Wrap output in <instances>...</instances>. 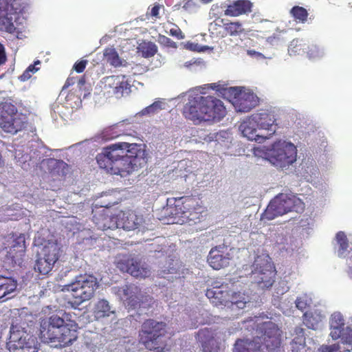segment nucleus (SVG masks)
Instances as JSON below:
<instances>
[{"instance_id":"f257e3e1","label":"nucleus","mask_w":352,"mask_h":352,"mask_svg":"<svg viewBox=\"0 0 352 352\" xmlns=\"http://www.w3.org/2000/svg\"><path fill=\"white\" fill-rule=\"evenodd\" d=\"M96 160L101 168L122 177L131 173L146 162L143 144L124 142L106 148L97 155Z\"/></svg>"},{"instance_id":"f03ea898","label":"nucleus","mask_w":352,"mask_h":352,"mask_svg":"<svg viewBox=\"0 0 352 352\" xmlns=\"http://www.w3.org/2000/svg\"><path fill=\"white\" fill-rule=\"evenodd\" d=\"M183 114L195 124L217 122L225 117L226 110L222 101L213 96L190 94L184 107Z\"/></svg>"},{"instance_id":"7ed1b4c3","label":"nucleus","mask_w":352,"mask_h":352,"mask_svg":"<svg viewBox=\"0 0 352 352\" xmlns=\"http://www.w3.org/2000/svg\"><path fill=\"white\" fill-rule=\"evenodd\" d=\"M78 325L74 321L65 323V320L54 314L43 319L40 324L41 338L44 342L58 343L60 346L72 344L78 338Z\"/></svg>"},{"instance_id":"20e7f679","label":"nucleus","mask_w":352,"mask_h":352,"mask_svg":"<svg viewBox=\"0 0 352 352\" xmlns=\"http://www.w3.org/2000/svg\"><path fill=\"white\" fill-rule=\"evenodd\" d=\"M30 0H0V30L16 33L21 38L25 31Z\"/></svg>"},{"instance_id":"39448f33","label":"nucleus","mask_w":352,"mask_h":352,"mask_svg":"<svg viewBox=\"0 0 352 352\" xmlns=\"http://www.w3.org/2000/svg\"><path fill=\"white\" fill-rule=\"evenodd\" d=\"M212 89H217L228 100L237 112L246 113L258 104V96L249 88L244 87H219L215 83L207 85Z\"/></svg>"},{"instance_id":"423d86ee","label":"nucleus","mask_w":352,"mask_h":352,"mask_svg":"<svg viewBox=\"0 0 352 352\" xmlns=\"http://www.w3.org/2000/svg\"><path fill=\"white\" fill-rule=\"evenodd\" d=\"M5 352H37L38 342L25 324H12Z\"/></svg>"},{"instance_id":"0eeeda50","label":"nucleus","mask_w":352,"mask_h":352,"mask_svg":"<svg viewBox=\"0 0 352 352\" xmlns=\"http://www.w3.org/2000/svg\"><path fill=\"white\" fill-rule=\"evenodd\" d=\"M296 146L287 140L276 141L267 150L269 162L277 168L288 170L297 160Z\"/></svg>"},{"instance_id":"6e6552de","label":"nucleus","mask_w":352,"mask_h":352,"mask_svg":"<svg viewBox=\"0 0 352 352\" xmlns=\"http://www.w3.org/2000/svg\"><path fill=\"white\" fill-rule=\"evenodd\" d=\"M304 208V203L297 196L281 193L270 202L261 216V219L272 220L292 211L301 212Z\"/></svg>"},{"instance_id":"1a4fd4ad","label":"nucleus","mask_w":352,"mask_h":352,"mask_svg":"<svg viewBox=\"0 0 352 352\" xmlns=\"http://www.w3.org/2000/svg\"><path fill=\"white\" fill-rule=\"evenodd\" d=\"M98 287L97 278L91 274H85L76 276L69 284L63 285L61 290L70 292L76 302L80 304L90 300Z\"/></svg>"},{"instance_id":"9d476101","label":"nucleus","mask_w":352,"mask_h":352,"mask_svg":"<svg viewBox=\"0 0 352 352\" xmlns=\"http://www.w3.org/2000/svg\"><path fill=\"white\" fill-rule=\"evenodd\" d=\"M165 324L148 320L142 324L140 340L149 350L164 352L166 346Z\"/></svg>"},{"instance_id":"9b49d317","label":"nucleus","mask_w":352,"mask_h":352,"mask_svg":"<svg viewBox=\"0 0 352 352\" xmlns=\"http://www.w3.org/2000/svg\"><path fill=\"white\" fill-rule=\"evenodd\" d=\"M177 202L175 207H170L168 206L164 208L165 214L168 215V224H183L188 221H195L196 219H199V212L195 210L197 208L195 206L197 202L192 198H186L184 202L183 206L179 205L181 199L175 201ZM199 208L197 210H200Z\"/></svg>"},{"instance_id":"f8f14e48","label":"nucleus","mask_w":352,"mask_h":352,"mask_svg":"<svg viewBox=\"0 0 352 352\" xmlns=\"http://www.w3.org/2000/svg\"><path fill=\"white\" fill-rule=\"evenodd\" d=\"M27 124L25 117L18 113L16 107L9 101L0 104V127L6 133L15 134Z\"/></svg>"},{"instance_id":"ddd939ff","label":"nucleus","mask_w":352,"mask_h":352,"mask_svg":"<svg viewBox=\"0 0 352 352\" xmlns=\"http://www.w3.org/2000/svg\"><path fill=\"white\" fill-rule=\"evenodd\" d=\"M112 292L117 295L125 305L132 309H135L138 305L146 308L150 305L152 298L148 296H144L140 289L135 285H125L123 287H113Z\"/></svg>"},{"instance_id":"4468645a","label":"nucleus","mask_w":352,"mask_h":352,"mask_svg":"<svg viewBox=\"0 0 352 352\" xmlns=\"http://www.w3.org/2000/svg\"><path fill=\"white\" fill-rule=\"evenodd\" d=\"M221 286L222 287L221 288L217 285H215L213 288L206 291V296L214 305H226V303L230 302L232 305H236L239 309H243L245 305L250 302L248 296H246L244 294H242L239 292L232 293L230 295V292L223 290L224 287Z\"/></svg>"},{"instance_id":"2eb2a0df","label":"nucleus","mask_w":352,"mask_h":352,"mask_svg":"<svg viewBox=\"0 0 352 352\" xmlns=\"http://www.w3.org/2000/svg\"><path fill=\"white\" fill-rule=\"evenodd\" d=\"M274 276V267L270 258L265 254L257 256L252 265V280L257 284H263L262 287H269L273 283Z\"/></svg>"},{"instance_id":"dca6fc26","label":"nucleus","mask_w":352,"mask_h":352,"mask_svg":"<svg viewBox=\"0 0 352 352\" xmlns=\"http://www.w3.org/2000/svg\"><path fill=\"white\" fill-rule=\"evenodd\" d=\"M131 82L124 75L106 76L100 81L104 91L113 94L116 98L127 96L131 92Z\"/></svg>"},{"instance_id":"f3484780","label":"nucleus","mask_w":352,"mask_h":352,"mask_svg":"<svg viewBox=\"0 0 352 352\" xmlns=\"http://www.w3.org/2000/svg\"><path fill=\"white\" fill-rule=\"evenodd\" d=\"M102 205L98 207L96 205L95 208L92 210L93 221L96 226L100 230L118 228L119 222L117 219V213L112 214L108 208L109 204L101 202Z\"/></svg>"},{"instance_id":"a211bd4d","label":"nucleus","mask_w":352,"mask_h":352,"mask_svg":"<svg viewBox=\"0 0 352 352\" xmlns=\"http://www.w3.org/2000/svg\"><path fill=\"white\" fill-rule=\"evenodd\" d=\"M45 234L38 232L34 237V243L41 247L38 255L56 262L59 258L61 245L54 236H49L45 239L42 238Z\"/></svg>"},{"instance_id":"6ab92c4d","label":"nucleus","mask_w":352,"mask_h":352,"mask_svg":"<svg viewBox=\"0 0 352 352\" xmlns=\"http://www.w3.org/2000/svg\"><path fill=\"white\" fill-rule=\"evenodd\" d=\"M8 248H10L8 259L13 266H21L23 262L25 249V239L23 234H10L7 239Z\"/></svg>"},{"instance_id":"aec40b11","label":"nucleus","mask_w":352,"mask_h":352,"mask_svg":"<svg viewBox=\"0 0 352 352\" xmlns=\"http://www.w3.org/2000/svg\"><path fill=\"white\" fill-rule=\"evenodd\" d=\"M117 267L136 278H146L151 274L146 264L141 263L134 258L127 256H123L117 260Z\"/></svg>"},{"instance_id":"412c9836","label":"nucleus","mask_w":352,"mask_h":352,"mask_svg":"<svg viewBox=\"0 0 352 352\" xmlns=\"http://www.w3.org/2000/svg\"><path fill=\"white\" fill-rule=\"evenodd\" d=\"M259 134L263 135V142L276 131V118L267 111H261L253 114Z\"/></svg>"},{"instance_id":"4be33fe9","label":"nucleus","mask_w":352,"mask_h":352,"mask_svg":"<svg viewBox=\"0 0 352 352\" xmlns=\"http://www.w3.org/2000/svg\"><path fill=\"white\" fill-rule=\"evenodd\" d=\"M119 222L118 228L126 230H134L144 228V219L142 215H138L134 211H119L117 213Z\"/></svg>"},{"instance_id":"5701e85b","label":"nucleus","mask_w":352,"mask_h":352,"mask_svg":"<svg viewBox=\"0 0 352 352\" xmlns=\"http://www.w3.org/2000/svg\"><path fill=\"white\" fill-rule=\"evenodd\" d=\"M243 137L249 140H254L258 143L263 142V135L259 134L257 124L253 114L249 118L243 120L239 127Z\"/></svg>"},{"instance_id":"b1692460","label":"nucleus","mask_w":352,"mask_h":352,"mask_svg":"<svg viewBox=\"0 0 352 352\" xmlns=\"http://www.w3.org/2000/svg\"><path fill=\"white\" fill-rule=\"evenodd\" d=\"M346 328L345 319L339 311L333 312L329 318V336L334 340L339 339L341 332Z\"/></svg>"},{"instance_id":"393cba45","label":"nucleus","mask_w":352,"mask_h":352,"mask_svg":"<svg viewBox=\"0 0 352 352\" xmlns=\"http://www.w3.org/2000/svg\"><path fill=\"white\" fill-rule=\"evenodd\" d=\"M42 164L47 168L52 177H63L69 171L68 165L62 160L49 158L43 160Z\"/></svg>"},{"instance_id":"a878e982","label":"nucleus","mask_w":352,"mask_h":352,"mask_svg":"<svg viewBox=\"0 0 352 352\" xmlns=\"http://www.w3.org/2000/svg\"><path fill=\"white\" fill-rule=\"evenodd\" d=\"M229 261L230 258L217 248L212 249L208 256V263L214 270L227 266Z\"/></svg>"},{"instance_id":"bb28decb","label":"nucleus","mask_w":352,"mask_h":352,"mask_svg":"<svg viewBox=\"0 0 352 352\" xmlns=\"http://www.w3.org/2000/svg\"><path fill=\"white\" fill-rule=\"evenodd\" d=\"M252 3L248 0H238L228 6L225 14L231 16H237L248 12H251Z\"/></svg>"},{"instance_id":"cd10ccee","label":"nucleus","mask_w":352,"mask_h":352,"mask_svg":"<svg viewBox=\"0 0 352 352\" xmlns=\"http://www.w3.org/2000/svg\"><path fill=\"white\" fill-rule=\"evenodd\" d=\"M334 249L336 255L340 258H346L349 254V243L344 232H338L334 239Z\"/></svg>"},{"instance_id":"c85d7f7f","label":"nucleus","mask_w":352,"mask_h":352,"mask_svg":"<svg viewBox=\"0 0 352 352\" xmlns=\"http://www.w3.org/2000/svg\"><path fill=\"white\" fill-rule=\"evenodd\" d=\"M197 336L199 341L201 343L203 352H219L217 342L208 331L201 330Z\"/></svg>"},{"instance_id":"c756f323","label":"nucleus","mask_w":352,"mask_h":352,"mask_svg":"<svg viewBox=\"0 0 352 352\" xmlns=\"http://www.w3.org/2000/svg\"><path fill=\"white\" fill-rule=\"evenodd\" d=\"M93 313L96 320H100L113 315L115 311L107 300L100 299L95 303Z\"/></svg>"},{"instance_id":"7c9ffc66","label":"nucleus","mask_w":352,"mask_h":352,"mask_svg":"<svg viewBox=\"0 0 352 352\" xmlns=\"http://www.w3.org/2000/svg\"><path fill=\"white\" fill-rule=\"evenodd\" d=\"M325 316L319 310H314L304 314L303 322L309 329H317L320 326Z\"/></svg>"},{"instance_id":"2f4dec72","label":"nucleus","mask_w":352,"mask_h":352,"mask_svg":"<svg viewBox=\"0 0 352 352\" xmlns=\"http://www.w3.org/2000/svg\"><path fill=\"white\" fill-rule=\"evenodd\" d=\"M17 287L16 281L12 278L0 276V299L10 298L9 295L14 293Z\"/></svg>"},{"instance_id":"473e14b6","label":"nucleus","mask_w":352,"mask_h":352,"mask_svg":"<svg viewBox=\"0 0 352 352\" xmlns=\"http://www.w3.org/2000/svg\"><path fill=\"white\" fill-rule=\"evenodd\" d=\"M55 263L56 262H53L49 258L47 259V258L38 255V257L36 261L34 269L40 274L45 275L51 272Z\"/></svg>"},{"instance_id":"72a5a7b5","label":"nucleus","mask_w":352,"mask_h":352,"mask_svg":"<svg viewBox=\"0 0 352 352\" xmlns=\"http://www.w3.org/2000/svg\"><path fill=\"white\" fill-rule=\"evenodd\" d=\"M306 54L310 60H318L326 55V50L322 45L311 43L307 45Z\"/></svg>"},{"instance_id":"f704fd0d","label":"nucleus","mask_w":352,"mask_h":352,"mask_svg":"<svg viewBox=\"0 0 352 352\" xmlns=\"http://www.w3.org/2000/svg\"><path fill=\"white\" fill-rule=\"evenodd\" d=\"M303 170V175L306 178L310 177L311 178H316L319 175V169L313 160H307L305 162L302 166Z\"/></svg>"},{"instance_id":"c9c22d12","label":"nucleus","mask_w":352,"mask_h":352,"mask_svg":"<svg viewBox=\"0 0 352 352\" xmlns=\"http://www.w3.org/2000/svg\"><path fill=\"white\" fill-rule=\"evenodd\" d=\"M105 60L114 67L122 65V60L120 58L118 52L114 48L109 47L104 51Z\"/></svg>"},{"instance_id":"e433bc0d","label":"nucleus","mask_w":352,"mask_h":352,"mask_svg":"<svg viewBox=\"0 0 352 352\" xmlns=\"http://www.w3.org/2000/svg\"><path fill=\"white\" fill-rule=\"evenodd\" d=\"M307 45H308L305 44L302 40H293L289 45V54L290 55H296L306 53V51H307Z\"/></svg>"},{"instance_id":"4c0bfd02","label":"nucleus","mask_w":352,"mask_h":352,"mask_svg":"<svg viewBox=\"0 0 352 352\" xmlns=\"http://www.w3.org/2000/svg\"><path fill=\"white\" fill-rule=\"evenodd\" d=\"M210 138H212V142H216L221 146H226L227 144L230 140V135L228 131H220L219 132H210Z\"/></svg>"},{"instance_id":"58836bf2","label":"nucleus","mask_w":352,"mask_h":352,"mask_svg":"<svg viewBox=\"0 0 352 352\" xmlns=\"http://www.w3.org/2000/svg\"><path fill=\"white\" fill-rule=\"evenodd\" d=\"M39 65H41V61L38 60L33 65H29L23 74L19 76V79L21 81H26L30 79L32 74L39 70V67H37Z\"/></svg>"},{"instance_id":"ea45409f","label":"nucleus","mask_w":352,"mask_h":352,"mask_svg":"<svg viewBox=\"0 0 352 352\" xmlns=\"http://www.w3.org/2000/svg\"><path fill=\"white\" fill-rule=\"evenodd\" d=\"M140 50L144 57L153 56L157 51V47L155 44L148 42L144 43L140 45Z\"/></svg>"},{"instance_id":"a19ab883","label":"nucleus","mask_w":352,"mask_h":352,"mask_svg":"<svg viewBox=\"0 0 352 352\" xmlns=\"http://www.w3.org/2000/svg\"><path fill=\"white\" fill-rule=\"evenodd\" d=\"M318 352H352V350L341 351V346L339 343L332 344H323L318 349Z\"/></svg>"},{"instance_id":"79ce46f5","label":"nucleus","mask_w":352,"mask_h":352,"mask_svg":"<svg viewBox=\"0 0 352 352\" xmlns=\"http://www.w3.org/2000/svg\"><path fill=\"white\" fill-rule=\"evenodd\" d=\"M22 153L23 151L21 149H17L15 152V158L19 165L23 168L26 169L30 166L29 163L27 164V162L30 160V157L28 154L23 155Z\"/></svg>"},{"instance_id":"37998d69","label":"nucleus","mask_w":352,"mask_h":352,"mask_svg":"<svg viewBox=\"0 0 352 352\" xmlns=\"http://www.w3.org/2000/svg\"><path fill=\"white\" fill-rule=\"evenodd\" d=\"M294 302L297 309L304 311L311 303V299L307 295H302L298 297Z\"/></svg>"},{"instance_id":"c03bdc74","label":"nucleus","mask_w":352,"mask_h":352,"mask_svg":"<svg viewBox=\"0 0 352 352\" xmlns=\"http://www.w3.org/2000/svg\"><path fill=\"white\" fill-rule=\"evenodd\" d=\"M296 342H292V352H312L310 347H307L302 338H298Z\"/></svg>"},{"instance_id":"a18cd8bd","label":"nucleus","mask_w":352,"mask_h":352,"mask_svg":"<svg viewBox=\"0 0 352 352\" xmlns=\"http://www.w3.org/2000/svg\"><path fill=\"white\" fill-rule=\"evenodd\" d=\"M291 13L296 19H298L302 22L306 21L307 17V10L302 7H298V6L294 7L291 10Z\"/></svg>"},{"instance_id":"49530a36","label":"nucleus","mask_w":352,"mask_h":352,"mask_svg":"<svg viewBox=\"0 0 352 352\" xmlns=\"http://www.w3.org/2000/svg\"><path fill=\"white\" fill-rule=\"evenodd\" d=\"M200 7L199 0H185L182 8L189 13H193Z\"/></svg>"},{"instance_id":"de8ad7c7","label":"nucleus","mask_w":352,"mask_h":352,"mask_svg":"<svg viewBox=\"0 0 352 352\" xmlns=\"http://www.w3.org/2000/svg\"><path fill=\"white\" fill-rule=\"evenodd\" d=\"M226 25V30L231 36L237 35L243 31L242 25L239 22L230 23Z\"/></svg>"},{"instance_id":"09e8293b","label":"nucleus","mask_w":352,"mask_h":352,"mask_svg":"<svg viewBox=\"0 0 352 352\" xmlns=\"http://www.w3.org/2000/svg\"><path fill=\"white\" fill-rule=\"evenodd\" d=\"M340 336L339 339H341L342 343L352 344V329L351 327H346L341 332Z\"/></svg>"},{"instance_id":"8fccbe9b","label":"nucleus","mask_w":352,"mask_h":352,"mask_svg":"<svg viewBox=\"0 0 352 352\" xmlns=\"http://www.w3.org/2000/svg\"><path fill=\"white\" fill-rule=\"evenodd\" d=\"M154 111L157 113L161 110L167 109L168 104L164 99L159 98L156 100L153 104H151Z\"/></svg>"},{"instance_id":"3c124183","label":"nucleus","mask_w":352,"mask_h":352,"mask_svg":"<svg viewBox=\"0 0 352 352\" xmlns=\"http://www.w3.org/2000/svg\"><path fill=\"white\" fill-rule=\"evenodd\" d=\"M157 41L160 44L165 47H168L171 48H177V43L175 42H174L170 38L164 35H160L158 36Z\"/></svg>"},{"instance_id":"603ef678","label":"nucleus","mask_w":352,"mask_h":352,"mask_svg":"<svg viewBox=\"0 0 352 352\" xmlns=\"http://www.w3.org/2000/svg\"><path fill=\"white\" fill-rule=\"evenodd\" d=\"M66 101L68 105L72 108H77L80 104V98L73 94H70L66 96Z\"/></svg>"},{"instance_id":"864d4df0","label":"nucleus","mask_w":352,"mask_h":352,"mask_svg":"<svg viewBox=\"0 0 352 352\" xmlns=\"http://www.w3.org/2000/svg\"><path fill=\"white\" fill-rule=\"evenodd\" d=\"M210 133H208L206 131L200 129L197 131V137L199 138V142H210L212 138H210Z\"/></svg>"},{"instance_id":"5fc2aeb1","label":"nucleus","mask_w":352,"mask_h":352,"mask_svg":"<svg viewBox=\"0 0 352 352\" xmlns=\"http://www.w3.org/2000/svg\"><path fill=\"white\" fill-rule=\"evenodd\" d=\"M186 48L193 52H204L209 47L208 46H201L197 43L188 42L186 44Z\"/></svg>"},{"instance_id":"6e6d98bb","label":"nucleus","mask_w":352,"mask_h":352,"mask_svg":"<svg viewBox=\"0 0 352 352\" xmlns=\"http://www.w3.org/2000/svg\"><path fill=\"white\" fill-rule=\"evenodd\" d=\"M201 64V61L197 59H191L188 61H186L183 65L184 67L188 68L189 69H193L195 67L200 66Z\"/></svg>"},{"instance_id":"4d7b16f0","label":"nucleus","mask_w":352,"mask_h":352,"mask_svg":"<svg viewBox=\"0 0 352 352\" xmlns=\"http://www.w3.org/2000/svg\"><path fill=\"white\" fill-rule=\"evenodd\" d=\"M169 33L178 39H183L185 37L181 30L176 25L170 29Z\"/></svg>"},{"instance_id":"13d9d810","label":"nucleus","mask_w":352,"mask_h":352,"mask_svg":"<svg viewBox=\"0 0 352 352\" xmlns=\"http://www.w3.org/2000/svg\"><path fill=\"white\" fill-rule=\"evenodd\" d=\"M247 54L256 60H262L266 58V57L261 52H256L254 50H248Z\"/></svg>"},{"instance_id":"bf43d9fd","label":"nucleus","mask_w":352,"mask_h":352,"mask_svg":"<svg viewBox=\"0 0 352 352\" xmlns=\"http://www.w3.org/2000/svg\"><path fill=\"white\" fill-rule=\"evenodd\" d=\"M155 114H156V113L154 111L151 105L145 107L144 109H143L142 111L137 113V115L140 116H149Z\"/></svg>"},{"instance_id":"052dcab7","label":"nucleus","mask_w":352,"mask_h":352,"mask_svg":"<svg viewBox=\"0 0 352 352\" xmlns=\"http://www.w3.org/2000/svg\"><path fill=\"white\" fill-rule=\"evenodd\" d=\"M87 64V60H82L76 62L74 65V69L78 73L82 72Z\"/></svg>"},{"instance_id":"680f3d73","label":"nucleus","mask_w":352,"mask_h":352,"mask_svg":"<svg viewBox=\"0 0 352 352\" xmlns=\"http://www.w3.org/2000/svg\"><path fill=\"white\" fill-rule=\"evenodd\" d=\"M296 336L294 337L292 342H296L298 338H302L303 342H305V338L304 337V329L301 327H296L294 331Z\"/></svg>"},{"instance_id":"e2e57ef3","label":"nucleus","mask_w":352,"mask_h":352,"mask_svg":"<svg viewBox=\"0 0 352 352\" xmlns=\"http://www.w3.org/2000/svg\"><path fill=\"white\" fill-rule=\"evenodd\" d=\"M7 56L4 46L0 43V67L6 63Z\"/></svg>"},{"instance_id":"0e129e2a","label":"nucleus","mask_w":352,"mask_h":352,"mask_svg":"<svg viewBox=\"0 0 352 352\" xmlns=\"http://www.w3.org/2000/svg\"><path fill=\"white\" fill-rule=\"evenodd\" d=\"M160 10V6L156 5L152 8L151 14L153 16L158 17Z\"/></svg>"},{"instance_id":"69168bd1","label":"nucleus","mask_w":352,"mask_h":352,"mask_svg":"<svg viewBox=\"0 0 352 352\" xmlns=\"http://www.w3.org/2000/svg\"><path fill=\"white\" fill-rule=\"evenodd\" d=\"M74 84V78H68L63 87V89L66 87H69L70 85Z\"/></svg>"},{"instance_id":"338daca9","label":"nucleus","mask_w":352,"mask_h":352,"mask_svg":"<svg viewBox=\"0 0 352 352\" xmlns=\"http://www.w3.org/2000/svg\"><path fill=\"white\" fill-rule=\"evenodd\" d=\"M85 81L83 78H81L78 80V86L80 89H82V87L85 85Z\"/></svg>"},{"instance_id":"774afa93","label":"nucleus","mask_w":352,"mask_h":352,"mask_svg":"<svg viewBox=\"0 0 352 352\" xmlns=\"http://www.w3.org/2000/svg\"><path fill=\"white\" fill-rule=\"evenodd\" d=\"M280 307L283 309V311L285 314L289 315L290 314V311L288 309H285L284 302L281 304Z\"/></svg>"}]
</instances>
